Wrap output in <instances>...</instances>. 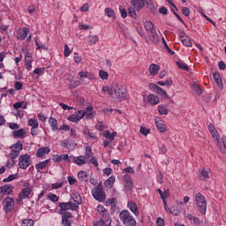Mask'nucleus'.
I'll return each mask as SVG.
<instances>
[{"label": "nucleus", "instance_id": "obj_1", "mask_svg": "<svg viewBox=\"0 0 226 226\" xmlns=\"http://www.w3.org/2000/svg\"><path fill=\"white\" fill-rule=\"evenodd\" d=\"M97 213L100 215V219L93 222L94 226H110L112 223V219L107 212V208L103 205H98L96 208Z\"/></svg>", "mask_w": 226, "mask_h": 226}, {"label": "nucleus", "instance_id": "obj_2", "mask_svg": "<svg viewBox=\"0 0 226 226\" xmlns=\"http://www.w3.org/2000/svg\"><path fill=\"white\" fill-rule=\"evenodd\" d=\"M119 218L124 226H136L137 221L132 215V213L128 210H123L119 214Z\"/></svg>", "mask_w": 226, "mask_h": 226}, {"label": "nucleus", "instance_id": "obj_3", "mask_svg": "<svg viewBox=\"0 0 226 226\" xmlns=\"http://www.w3.org/2000/svg\"><path fill=\"white\" fill-rule=\"evenodd\" d=\"M195 202L198 211H200L201 215H206L207 209V200H206V197L202 193L198 192L195 195Z\"/></svg>", "mask_w": 226, "mask_h": 226}, {"label": "nucleus", "instance_id": "obj_4", "mask_svg": "<svg viewBox=\"0 0 226 226\" xmlns=\"http://www.w3.org/2000/svg\"><path fill=\"white\" fill-rule=\"evenodd\" d=\"M92 195L95 200H98V202H104L105 199H107V195L103 191V185H102V184H99L92 190Z\"/></svg>", "mask_w": 226, "mask_h": 226}, {"label": "nucleus", "instance_id": "obj_5", "mask_svg": "<svg viewBox=\"0 0 226 226\" xmlns=\"http://www.w3.org/2000/svg\"><path fill=\"white\" fill-rule=\"evenodd\" d=\"M23 189L20 191L18 200H24V199H29V195L33 193V185L29 182L23 183Z\"/></svg>", "mask_w": 226, "mask_h": 226}, {"label": "nucleus", "instance_id": "obj_6", "mask_svg": "<svg viewBox=\"0 0 226 226\" xmlns=\"http://www.w3.org/2000/svg\"><path fill=\"white\" fill-rule=\"evenodd\" d=\"M11 151L9 153V158H11V160H15V158L20 154L22 149H24V145H22V141H18L11 147Z\"/></svg>", "mask_w": 226, "mask_h": 226}, {"label": "nucleus", "instance_id": "obj_7", "mask_svg": "<svg viewBox=\"0 0 226 226\" xmlns=\"http://www.w3.org/2000/svg\"><path fill=\"white\" fill-rule=\"evenodd\" d=\"M29 165H31V155L27 154L19 155V169H21L22 170H26V169H27Z\"/></svg>", "mask_w": 226, "mask_h": 226}, {"label": "nucleus", "instance_id": "obj_8", "mask_svg": "<svg viewBox=\"0 0 226 226\" xmlns=\"http://www.w3.org/2000/svg\"><path fill=\"white\" fill-rule=\"evenodd\" d=\"M58 207H60V214L66 215V211H75L77 209V204L69 201V202H61L58 205Z\"/></svg>", "mask_w": 226, "mask_h": 226}, {"label": "nucleus", "instance_id": "obj_9", "mask_svg": "<svg viewBox=\"0 0 226 226\" xmlns=\"http://www.w3.org/2000/svg\"><path fill=\"white\" fill-rule=\"evenodd\" d=\"M208 131H209V133L211 134L213 139L215 140L217 147H221L222 141L220 139V133H218V131L216 130V128L215 127V125L213 124H208Z\"/></svg>", "mask_w": 226, "mask_h": 226}, {"label": "nucleus", "instance_id": "obj_10", "mask_svg": "<svg viewBox=\"0 0 226 226\" xmlns=\"http://www.w3.org/2000/svg\"><path fill=\"white\" fill-rule=\"evenodd\" d=\"M3 206L5 213H11L15 209V200L13 198L6 197L3 200Z\"/></svg>", "mask_w": 226, "mask_h": 226}, {"label": "nucleus", "instance_id": "obj_11", "mask_svg": "<svg viewBox=\"0 0 226 226\" xmlns=\"http://www.w3.org/2000/svg\"><path fill=\"white\" fill-rule=\"evenodd\" d=\"M86 114L87 112L85 110H78L68 117V121H71V123H79L80 119L85 117Z\"/></svg>", "mask_w": 226, "mask_h": 226}, {"label": "nucleus", "instance_id": "obj_12", "mask_svg": "<svg viewBox=\"0 0 226 226\" xmlns=\"http://www.w3.org/2000/svg\"><path fill=\"white\" fill-rule=\"evenodd\" d=\"M33 53L26 52L25 55V66L27 72L33 70Z\"/></svg>", "mask_w": 226, "mask_h": 226}, {"label": "nucleus", "instance_id": "obj_13", "mask_svg": "<svg viewBox=\"0 0 226 226\" xmlns=\"http://www.w3.org/2000/svg\"><path fill=\"white\" fill-rule=\"evenodd\" d=\"M79 79L84 80V79H88V80H94L96 79V75L91 72L87 71H81L78 73Z\"/></svg>", "mask_w": 226, "mask_h": 226}, {"label": "nucleus", "instance_id": "obj_14", "mask_svg": "<svg viewBox=\"0 0 226 226\" xmlns=\"http://www.w3.org/2000/svg\"><path fill=\"white\" fill-rule=\"evenodd\" d=\"M124 179L125 181V190L126 192L133 191V179L130 175H124Z\"/></svg>", "mask_w": 226, "mask_h": 226}, {"label": "nucleus", "instance_id": "obj_15", "mask_svg": "<svg viewBox=\"0 0 226 226\" xmlns=\"http://www.w3.org/2000/svg\"><path fill=\"white\" fill-rule=\"evenodd\" d=\"M28 34H29L28 27L19 28L17 32V38L18 40H26Z\"/></svg>", "mask_w": 226, "mask_h": 226}, {"label": "nucleus", "instance_id": "obj_16", "mask_svg": "<svg viewBox=\"0 0 226 226\" xmlns=\"http://www.w3.org/2000/svg\"><path fill=\"white\" fill-rule=\"evenodd\" d=\"M115 96L116 98H118V100H124V98H126V89L118 85Z\"/></svg>", "mask_w": 226, "mask_h": 226}, {"label": "nucleus", "instance_id": "obj_17", "mask_svg": "<svg viewBox=\"0 0 226 226\" xmlns=\"http://www.w3.org/2000/svg\"><path fill=\"white\" fill-rule=\"evenodd\" d=\"M49 163H50V159L36 163L35 169L37 172H41V170H45L49 167Z\"/></svg>", "mask_w": 226, "mask_h": 226}, {"label": "nucleus", "instance_id": "obj_18", "mask_svg": "<svg viewBox=\"0 0 226 226\" xmlns=\"http://www.w3.org/2000/svg\"><path fill=\"white\" fill-rule=\"evenodd\" d=\"M131 4L136 11H140L146 6V1L144 0H132Z\"/></svg>", "mask_w": 226, "mask_h": 226}, {"label": "nucleus", "instance_id": "obj_19", "mask_svg": "<svg viewBox=\"0 0 226 226\" xmlns=\"http://www.w3.org/2000/svg\"><path fill=\"white\" fill-rule=\"evenodd\" d=\"M50 153V148L48 147H41L36 152L37 158H45Z\"/></svg>", "mask_w": 226, "mask_h": 226}, {"label": "nucleus", "instance_id": "obj_20", "mask_svg": "<svg viewBox=\"0 0 226 226\" xmlns=\"http://www.w3.org/2000/svg\"><path fill=\"white\" fill-rule=\"evenodd\" d=\"M2 195H11L13 193V186L11 185H5L0 187Z\"/></svg>", "mask_w": 226, "mask_h": 226}, {"label": "nucleus", "instance_id": "obj_21", "mask_svg": "<svg viewBox=\"0 0 226 226\" xmlns=\"http://www.w3.org/2000/svg\"><path fill=\"white\" fill-rule=\"evenodd\" d=\"M49 124L52 132H59V123L57 122V119H56L52 117H49Z\"/></svg>", "mask_w": 226, "mask_h": 226}, {"label": "nucleus", "instance_id": "obj_22", "mask_svg": "<svg viewBox=\"0 0 226 226\" xmlns=\"http://www.w3.org/2000/svg\"><path fill=\"white\" fill-rule=\"evenodd\" d=\"M127 207L135 215V216H139V207H137V203L134 201H129L127 204Z\"/></svg>", "mask_w": 226, "mask_h": 226}, {"label": "nucleus", "instance_id": "obj_23", "mask_svg": "<svg viewBox=\"0 0 226 226\" xmlns=\"http://www.w3.org/2000/svg\"><path fill=\"white\" fill-rule=\"evenodd\" d=\"M148 72L150 73V75H152V77H154L158 74V72H160V65L156 64H151L148 67Z\"/></svg>", "mask_w": 226, "mask_h": 226}, {"label": "nucleus", "instance_id": "obj_24", "mask_svg": "<svg viewBox=\"0 0 226 226\" xmlns=\"http://www.w3.org/2000/svg\"><path fill=\"white\" fill-rule=\"evenodd\" d=\"M73 163H76V165H79V167L82 165H86L87 163V160L86 159V156L79 155L78 157H73Z\"/></svg>", "mask_w": 226, "mask_h": 226}, {"label": "nucleus", "instance_id": "obj_25", "mask_svg": "<svg viewBox=\"0 0 226 226\" xmlns=\"http://www.w3.org/2000/svg\"><path fill=\"white\" fill-rule=\"evenodd\" d=\"M114 183H116V177L111 176L104 182V186L108 190H112L114 188Z\"/></svg>", "mask_w": 226, "mask_h": 226}, {"label": "nucleus", "instance_id": "obj_26", "mask_svg": "<svg viewBox=\"0 0 226 226\" xmlns=\"http://www.w3.org/2000/svg\"><path fill=\"white\" fill-rule=\"evenodd\" d=\"M147 102H148V103H150V105H158V103H160V98L158 97V95L150 94L147 96Z\"/></svg>", "mask_w": 226, "mask_h": 226}, {"label": "nucleus", "instance_id": "obj_27", "mask_svg": "<svg viewBox=\"0 0 226 226\" xmlns=\"http://www.w3.org/2000/svg\"><path fill=\"white\" fill-rule=\"evenodd\" d=\"M213 77L216 82L218 88L223 89V82L222 81V76H220V72H214Z\"/></svg>", "mask_w": 226, "mask_h": 226}, {"label": "nucleus", "instance_id": "obj_28", "mask_svg": "<svg viewBox=\"0 0 226 226\" xmlns=\"http://www.w3.org/2000/svg\"><path fill=\"white\" fill-rule=\"evenodd\" d=\"M180 41L185 45V47H192V40L186 34L180 35Z\"/></svg>", "mask_w": 226, "mask_h": 226}, {"label": "nucleus", "instance_id": "obj_29", "mask_svg": "<svg viewBox=\"0 0 226 226\" xmlns=\"http://www.w3.org/2000/svg\"><path fill=\"white\" fill-rule=\"evenodd\" d=\"M78 179L82 182L87 183L89 181V174L87 172L81 170L78 172Z\"/></svg>", "mask_w": 226, "mask_h": 226}, {"label": "nucleus", "instance_id": "obj_30", "mask_svg": "<svg viewBox=\"0 0 226 226\" xmlns=\"http://www.w3.org/2000/svg\"><path fill=\"white\" fill-rule=\"evenodd\" d=\"M147 35L152 43H158V41H160V36L156 32H149Z\"/></svg>", "mask_w": 226, "mask_h": 226}, {"label": "nucleus", "instance_id": "obj_31", "mask_svg": "<svg viewBox=\"0 0 226 226\" xmlns=\"http://www.w3.org/2000/svg\"><path fill=\"white\" fill-rule=\"evenodd\" d=\"M155 124L157 130H159L161 133H165V132H167V126L165 125V124H163V121L155 120Z\"/></svg>", "mask_w": 226, "mask_h": 226}, {"label": "nucleus", "instance_id": "obj_32", "mask_svg": "<svg viewBox=\"0 0 226 226\" xmlns=\"http://www.w3.org/2000/svg\"><path fill=\"white\" fill-rule=\"evenodd\" d=\"M26 129H19L13 132L14 139H24L26 137Z\"/></svg>", "mask_w": 226, "mask_h": 226}, {"label": "nucleus", "instance_id": "obj_33", "mask_svg": "<svg viewBox=\"0 0 226 226\" xmlns=\"http://www.w3.org/2000/svg\"><path fill=\"white\" fill-rule=\"evenodd\" d=\"M68 218H72V214L70 212H67L62 216V223L64 226H72V222H70V220H68Z\"/></svg>", "mask_w": 226, "mask_h": 226}, {"label": "nucleus", "instance_id": "obj_34", "mask_svg": "<svg viewBox=\"0 0 226 226\" xmlns=\"http://www.w3.org/2000/svg\"><path fill=\"white\" fill-rule=\"evenodd\" d=\"M211 170L206 169V168H202L201 170L200 171V179H203V181H205V179H209V174H210Z\"/></svg>", "mask_w": 226, "mask_h": 226}, {"label": "nucleus", "instance_id": "obj_35", "mask_svg": "<svg viewBox=\"0 0 226 226\" xmlns=\"http://www.w3.org/2000/svg\"><path fill=\"white\" fill-rule=\"evenodd\" d=\"M94 156V154L93 153V148L91 147H86L85 148V158L86 160H90Z\"/></svg>", "mask_w": 226, "mask_h": 226}, {"label": "nucleus", "instance_id": "obj_36", "mask_svg": "<svg viewBox=\"0 0 226 226\" xmlns=\"http://www.w3.org/2000/svg\"><path fill=\"white\" fill-rule=\"evenodd\" d=\"M144 27L147 34L152 33L154 30V25L151 21H145Z\"/></svg>", "mask_w": 226, "mask_h": 226}, {"label": "nucleus", "instance_id": "obj_37", "mask_svg": "<svg viewBox=\"0 0 226 226\" xmlns=\"http://www.w3.org/2000/svg\"><path fill=\"white\" fill-rule=\"evenodd\" d=\"M88 44L89 45H96L100 41V38H98V35H88Z\"/></svg>", "mask_w": 226, "mask_h": 226}, {"label": "nucleus", "instance_id": "obj_38", "mask_svg": "<svg viewBox=\"0 0 226 226\" xmlns=\"http://www.w3.org/2000/svg\"><path fill=\"white\" fill-rule=\"evenodd\" d=\"M158 112L161 116H167V114H169V109H167V105L165 104L159 105Z\"/></svg>", "mask_w": 226, "mask_h": 226}, {"label": "nucleus", "instance_id": "obj_39", "mask_svg": "<svg viewBox=\"0 0 226 226\" xmlns=\"http://www.w3.org/2000/svg\"><path fill=\"white\" fill-rule=\"evenodd\" d=\"M117 136V132H112L110 133V132L106 131L103 134V137H105V139H109V142H113L115 137Z\"/></svg>", "mask_w": 226, "mask_h": 226}, {"label": "nucleus", "instance_id": "obj_40", "mask_svg": "<svg viewBox=\"0 0 226 226\" xmlns=\"http://www.w3.org/2000/svg\"><path fill=\"white\" fill-rule=\"evenodd\" d=\"M72 200L78 204V205H80L82 204V198L80 197V194L75 192V193H72Z\"/></svg>", "mask_w": 226, "mask_h": 226}, {"label": "nucleus", "instance_id": "obj_41", "mask_svg": "<svg viewBox=\"0 0 226 226\" xmlns=\"http://www.w3.org/2000/svg\"><path fill=\"white\" fill-rule=\"evenodd\" d=\"M118 86L119 85H117V83H112L110 86H109L110 96H112V97L115 96L116 92L117 91Z\"/></svg>", "mask_w": 226, "mask_h": 226}, {"label": "nucleus", "instance_id": "obj_42", "mask_svg": "<svg viewBox=\"0 0 226 226\" xmlns=\"http://www.w3.org/2000/svg\"><path fill=\"white\" fill-rule=\"evenodd\" d=\"M176 64L180 70H185V72H188V70H190V67H188V65L184 62L177 61Z\"/></svg>", "mask_w": 226, "mask_h": 226}, {"label": "nucleus", "instance_id": "obj_43", "mask_svg": "<svg viewBox=\"0 0 226 226\" xmlns=\"http://www.w3.org/2000/svg\"><path fill=\"white\" fill-rule=\"evenodd\" d=\"M105 14L107 15V17L111 18V19H116V11H114V10L107 7L105 9Z\"/></svg>", "mask_w": 226, "mask_h": 226}, {"label": "nucleus", "instance_id": "obj_44", "mask_svg": "<svg viewBox=\"0 0 226 226\" xmlns=\"http://www.w3.org/2000/svg\"><path fill=\"white\" fill-rule=\"evenodd\" d=\"M21 226H34V220L33 219H23Z\"/></svg>", "mask_w": 226, "mask_h": 226}, {"label": "nucleus", "instance_id": "obj_45", "mask_svg": "<svg viewBox=\"0 0 226 226\" xmlns=\"http://www.w3.org/2000/svg\"><path fill=\"white\" fill-rule=\"evenodd\" d=\"M88 161H87V163H91V165H93L94 167H98V165H100L98 163V158H96L95 156L91 157L90 159H87Z\"/></svg>", "mask_w": 226, "mask_h": 226}, {"label": "nucleus", "instance_id": "obj_46", "mask_svg": "<svg viewBox=\"0 0 226 226\" xmlns=\"http://www.w3.org/2000/svg\"><path fill=\"white\" fill-rule=\"evenodd\" d=\"M48 199L51 200V202H59V196L52 192L48 193Z\"/></svg>", "mask_w": 226, "mask_h": 226}, {"label": "nucleus", "instance_id": "obj_47", "mask_svg": "<svg viewBox=\"0 0 226 226\" xmlns=\"http://www.w3.org/2000/svg\"><path fill=\"white\" fill-rule=\"evenodd\" d=\"M99 77L102 79V80H108L109 79V72H105L103 70H100L99 71Z\"/></svg>", "mask_w": 226, "mask_h": 226}, {"label": "nucleus", "instance_id": "obj_48", "mask_svg": "<svg viewBox=\"0 0 226 226\" xmlns=\"http://www.w3.org/2000/svg\"><path fill=\"white\" fill-rule=\"evenodd\" d=\"M157 84L158 86H172L173 84L172 78H169L168 79L165 80V82L158 81Z\"/></svg>", "mask_w": 226, "mask_h": 226}, {"label": "nucleus", "instance_id": "obj_49", "mask_svg": "<svg viewBox=\"0 0 226 226\" xmlns=\"http://www.w3.org/2000/svg\"><path fill=\"white\" fill-rule=\"evenodd\" d=\"M28 124L32 128H38L39 126L38 120H36L35 118H30L28 121Z\"/></svg>", "mask_w": 226, "mask_h": 226}, {"label": "nucleus", "instance_id": "obj_50", "mask_svg": "<svg viewBox=\"0 0 226 226\" xmlns=\"http://www.w3.org/2000/svg\"><path fill=\"white\" fill-rule=\"evenodd\" d=\"M45 73V67L42 68H35L33 72L34 75H43Z\"/></svg>", "mask_w": 226, "mask_h": 226}, {"label": "nucleus", "instance_id": "obj_51", "mask_svg": "<svg viewBox=\"0 0 226 226\" xmlns=\"http://www.w3.org/2000/svg\"><path fill=\"white\" fill-rule=\"evenodd\" d=\"M18 177H19L18 174L11 175L7 178L4 179V183H10V181H14V179H17Z\"/></svg>", "mask_w": 226, "mask_h": 226}, {"label": "nucleus", "instance_id": "obj_52", "mask_svg": "<svg viewBox=\"0 0 226 226\" xmlns=\"http://www.w3.org/2000/svg\"><path fill=\"white\" fill-rule=\"evenodd\" d=\"M137 10H135V7H131L128 9V13L130 17H132V19H135L137 17Z\"/></svg>", "mask_w": 226, "mask_h": 226}, {"label": "nucleus", "instance_id": "obj_53", "mask_svg": "<svg viewBox=\"0 0 226 226\" xmlns=\"http://www.w3.org/2000/svg\"><path fill=\"white\" fill-rule=\"evenodd\" d=\"M85 135L87 137H89L90 139H93L94 140H98V138H96V135L93 132H90L89 131H84Z\"/></svg>", "mask_w": 226, "mask_h": 226}, {"label": "nucleus", "instance_id": "obj_54", "mask_svg": "<svg viewBox=\"0 0 226 226\" xmlns=\"http://www.w3.org/2000/svg\"><path fill=\"white\" fill-rule=\"evenodd\" d=\"M155 92L157 94H160V96H167V92H165V90H163L160 87H158L157 89H155Z\"/></svg>", "mask_w": 226, "mask_h": 226}, {"label": "nucleus", "instance_id": "obj_55", "mask_svg": "<svg viewBox=\"0 0 226 226\" xmlns=\"http://www.w3.org/2000/svg\"><path fill=\"white\" fill-rule=\"evenodd\" d=\"M35 47H36L37 50H47L48 49V48H47V46H45V44L40 45V43L36 41H35Z\"/></svg>", "mask_w": 226, "mask_h": 226}, {"label": "nucleus", "instance_id": "obj_56", "mask_svg": "<svg viewBox=\"0 0 226 226\" xmlns=\"http://www.w3.org/2000/svg\"><path fill=\"white\" fill-rule=\"evenodd\" d=\"M70 54H72V51L70 50V47H68V45L65 44L64 45V57H69Z\"/></svg>", "mask_w": 226, "mask_h": 226}, {"label": "nucleus", "instance_id": "obj_57", "mask_svg": "<svg viewBox=\"0 0 226 226\" xmlns=\"http://www.w3.org/2000/svg\"><path fill=\"white\" fill-rule=\"evenodd\" d=\"M182 13H183V15H185V17H190V13H192V11H190V8L183 7Z\"/></svg>", "mask_w": 226, "mask_h": 226}, {"label": "nucleus", "instance_id": "obj_58", "mask_svg": "<svg viewBox=\"0 0 226 226\" xmlns=\"http://www.w3.org/2000/svg\"><path fill=\"white\" fill-rule=\"evenodd\" d=\"M60 160L61 162H70L71 160H70V155H68L67 154H63L60 155Z\"/></svg>", "mask_w": 226, "mask_h": 226}, {"label": "nucleus", "instance_id": "obj_59", "mask_svg": "<svg viewBox=\"0 0 226 226\" xmlns=\"http://www.w3.org/2000/svg\"><path fill=\"white\" fill-rule=\"evenodd\" d=\"M52 190H59V188H63V183L56 182L51 185Z\"/></svg>", "mask_w": 226, "mask_h": 226}, {"label": "nucleus", "instance_id": "obj_60", "mask_svg": "<svg viewBox=\"0 0 226 226\" xmlns=\"http://www.w3.org/2000/svg\"><path fill=\"white\" fill-rule=\"evenodd\" d=\"M139 132H140V133H142V135H149L151 130H149L146 127H140Z\"/></svg>", "mask_w": 226, "mask_h": 226}, {"label": "nucleus", "instance_id": "obj_61", "mask_svg": "<svg viewBox=\"0 0 226 226\" xmlns=\"http://www.w3.org/2000/svg\"><path fill=\"white\" fill-rule=\"evenodd\" d=\"M39 121H41V123H45L47 121V117L43 115L42 113L37 114Z\"/></svg>", "mask_w": 226, "mask_h": 226}, {"label": "nucleus", "instance_id": "obj_62", "mask_svg": "<svg viewBox=\"0 0 226 226\" xmlns=\"http://www.w3.org/2000/svg\"><path fill=\"white\" fill-rule=\"evenodd\" d=\"M9 128H11V130H19L20 126L15 123H9Z\"/></svg>", "mask_w": 226, "mask_h": 226}, {"label": "nucleus", "instance_id": "obj_63", "mask_svg": "<svg viewBox=\"0 0 226 226\" xmlns=\"http://www.w3.org/2000/svg\"><path fill=\"white\" fill-rule=\"evenodd\" d=\"M102 172L104 176H110V174H112V169L105 168L104 170H102Z\"/></svg>", "mask_w": 226, "mask_h": 226}, {"label": "nucleus", "instance_id": "obj_64", "mask_svg": "<svg viewBox=\"0 0 226 226\" xmlns=\"http://www.w3.org/2000/svg\"><path fill=\"white\" fill-rule=\"evenodd\" d=\"M156 225L157 226H163L165 225V221L162 218H157L156 220Z\"/></svg>", "mask_w": 226, "mask_h": 226}]
</instances>
